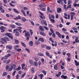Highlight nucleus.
I'll return each mask as SVG.
<instances>
[{
  "mask_svg": "<svg viewBox=\"0 0 79 79\" xmlns=\"http://www.w3.org/2000/svg\"><path fill=\"white\" fill-rule=\"evenodd\" d=\"M24 32L25 33V36L26 37H27L26 39L27 41H28L29 40V37H30V33H29V32L27 31L26 30L23 31V33H24Z\"/></svg>",
  "mask_w": 79,
  "mask_h": 79,
  "instance_id": "f257e3e1",
  "label": "nucleus"
},
{
  "mask_svg": "<svg viewBox=\"0 0 79 79\" xmlns=\"http://www.w3.org/2000/svg\"><path fill=\"white\" fill-rule=\"evenodd\" d=\"M29 62L31 66H38V63L35 61L33 62L32 60H30Z\"/></svg>",
  "mask_w": 79,
  "mask_h": 79,
  "instance_id": "f03ea898",
  "label": "nucleus"
},
{
  "mask_svg": "<svg viewBox=\"0 0 79 79\" xmlns=\"http://www.w3.org/2000/svg\"><path fill=\"white\" fill-rule=\"evenodd\" d=\"M29 62L31 66H38V63L35 61L33 62L32 60H30Z\"/></svg>",
  "mask_w": 79,
  "mask_h": 79,
  "instance_id": "7ed1b4c3",
  "label": "nucleus"
},
{
  "mask_svg": "<svg viewBox=\"0 0 79 79\" xmlns=\"http://www.w3.org/2000/svg\"><path fill=\"white\" fill-rule=\"evenodd\" d=\"M2 41L5 42V43H7L6 41L8 42L10 41V40L9 39V38L7 36H5L4 38H1Z\"/></svg>",
  "mask_w": 79,
  "mask_h": 79,
  "instance_id": "20e7f679",
  "label": "nucleus"
},
{
  "mask_svg": "<svg viewBox=\"0 0 79 79\" xmlns=\"http://www.w3.org/2000/svg\"><path fill=\"white\" fill-rule=\"evenodd\" d=\"M62 1H64V3L65 4H66V3H67V2H66V0H59L57 1V2L58 3H59V4L61 3V4L63 5H64V3H63V2H62Z\"/></svg>",
  "mask_w": 79,
  "mask_h": 79,
  "instance_id": "39448f33",
  "label": "nucleus"
},
{
  "mask_svg": "<svg viewBox=\"0 0 79 79\" xmlns=\"http://www.w3.org/2000/svg\"><path fill=\"white\" fill-rule=\"evenodd\" d=\"M14 33H15V35L17 37H18L19 35V32L18 31V29H14L13 30Z\"/></svg>",
  "mask_w": 79,
  "mask_h": 79,
  "instance_id": "423d86ee",
  "label": "nucleus"
},
{
  "mask_svg": "<svg viewBox=\"0 0 79 79\" xmlns=\"http://www.w3.org/2000/svg\"><path fill=\"white\" fill-rule=\"evenodd\" d=\"M0 29L1 30V32H4L5 31V29H6V28L3 26H1V27H0Z\"/></svg>",
  "mask_w": 79,
  "mask_h": 79,
  "instance_id": "0eeeda50",
  "label": "nucleus"
},
{
  "mask_svg": "<svg viewBox=\"0 0 79 79\" xmlns=\"http://www.w3.org/2000/svg\"><path fill=\"white\" fill-rule=\"evenodd\" d=\"M73 30L74 32L75 33H78V31L77 30H78L77 28L76 27H72Z\"/></svg>",
  "mask_w": 79,
  "mask_h": 79,
  "instance_id": "6e6552de",
  "label": "nucleus"
},
{
  "mask_svg": "<svg viewBox=\"0 0 79 79\" xmlns=\"http://www.w3.org/2000/svg\"><path fill=\"white\" fill-rule=\"evenodd\" d=\"M38 6L40 8H42L41 7H45V6H46V5L45 4V3H41Z\"/></svg>",
  "mask_w": 79,
  "mask_h": 79,
  "instance_id": "1a4fd4ad",
  "label": "nucleus"
},
{
  "mask_svg": "<svg viewBox=\"0 0 79 79\" xmlns=\"http://www.w3.org/2000/svg\"><path fill=\"white\" fill-rule=\"evenodd\" d=\"M56 35H58V37H59L60 39H61V33H60L58 31H56Z\"/></svg>",
  "mask_w": 79,
  "mask_h": 79,
  "instance_id": "9d476101",
  "label": "nucleus"
},
{
  "mask_svg": "<svg viewBox=\"0 0 79 79\" xmlns=\"http://www.w3.org/2000/svg\"><path fill=\"white\" fill-rule=\"evenodd\" d=\"M38 40V41H40L41 42H44V39L42 37L39 38Z\"/></svg>",
  "mask_w": 79,
  "mask_h": 79,
  "instance_id": "9b49d317",
  "label": "nucleus"
},
{
  "mask_svg": "<svg viewBox=\"0 0 79 79\" xmlns=\"http://www.w3.org/2000/svg\"><path fill=\"white\" fill-rule=\"evenodd\" d=\"M39 30L40 32V31H45V30H44V29L43 28V27H42V26L39 27Z\"/></svg>",
  "mask_w": 79,
  "mask_h": 79,
  "instance_id": "f8f14e48",
  "label": "nucleus"
},
{
  "mask_svg": "<svg viewBox=\"0 0 79 79\" xmlns=\"http://www.w3.org/2000/svg\"><path fill=\"white\" fill-rule=\"evenodd\" d=\"M62 11V9H61V8L60 7H58L57 9V13H60V12H61V11Z\"/></svg>",
  "mask_w": 79,
  "mask_h": 79,
  "instance_id": "ddd939ff",
  "label": "nucleus"
},
{
  "mask_svg": "<svg viewBox=\"0 0 79 79\" xmlns=\"http://www.w3.org/2000/svg\"><path fill=\"white\" fill-rule=\"evenodd\" d=\"M6 49H8V48L9 50H11L13 48H12V46H9V45H7L6 46Z\"/></svg>",
  "mask_w": 79,
  "mask_h": 79,
  "instance_id": "4468645a",
  "label": "nucleus"
},
{
  "mask_svg": "<svg viewBox=\"0 0 79 79\" xmlns=\"http://www.w3.org/2000/svg\"><path fill=\"white\" fill-rule=\"evenodd\" d=\"M40 34L41 35H42L43 36H45V33H44V32H43V31H40Z\"/></svg>",
  "mask_w": 79,
  "mask_h": 79,
  "instance_id": "2eb2a0df",
  "label": "nucleus"
},
{
  "mask_svg": "<svg viewBox=\"0 0 79 79\" xmlns=\"http://www.w3.org/2000/svg\"><path fill=\"white\" fill-rule=\"evenodd\" d=\"M21 19V17L19 15H18V16L16 17V18H14V19H15V20H17L18 19Z\"/></svg>",
  "mask_w": 79,
  "mask_h": 79,
  "instance_id": "dca6fc26",
  "label": "nucleus"
},
{
  "mask_svg": "<svg viewBox=\"0 0 79 79\" xmlns=\"http://www.w3.org/2000/svg\"><path fill=\"white\" fill-rule=\"evenodd\" d=\"M39 13H40V15H41V16H40V18H41L42 19H44L43 18V16L44 15V14H42V12H41L40 11H39Z\"/></svg>",
  "mask_w": 79,
  "mask_h": 79,
  "instance_id": "f3484780",
  "label": "nucleus"
},
{
  "mask_svg": "<svg viewBox=\"0 0 79 79\" xmlns=\"http://www.w3.org/2000/svg\"><path fill=\"white\" fill-rule=\"evenodd\" d=\"M14 64H13L12 66L9 69L8 71H11L13 69V67H14Z\"/></svg>",
  "mask_w": 79,
  "mask_h": 79,
  "instance_id": "a211bd4d",
  "label": "nucleus"
},
{
  "mask_svg": "<svg viewBox=\"0 0 79 79\" xmlns=\"http://www.w3.org/2000/svg\"><path fill=\"white\" fill-rule=\"evenodd\" d=\"M61 78H62V79H68V77H67V76H64V75H62L61 76Z\"/></svg>",
  "mask_w": 79,
  "mask_h": 79,
  "instance_id": "6ab92c4d",
  "label": "nucleus"
},
{
  "mask_svg": "<svg viewBox=\"0 0 79 79\" xmlns=\"http://www.w3.org/2000/svg\"><path fill=\"white\" fill-rule=\"evenodd\" d=\"M15 24L17 25V26H22V24L19 22H15Z\"/></svg>",
  "mask_w": 79,
  "mask_h": 79,
  "instance_id": "aec40b11",
  "label": "nucleus"
},
{
  "mask_svg": "<svg viewBox=\"0 0 79 79\" xmlns=\"http://www.w3.org/2000/svg\"><path fill=\"white\" fill-rule=\"evenodd\" d=\"M5 35L6 36H7L9 37L10 36V35H11V33H6L5 34Z\"/></svg>",
  "mask_w": 79,
  "mask_h": 79,
  "instance_id": "412c9836",
  "label": "nucleus"
},
{
  "mask_svg": "<svg viewBox=\"0 0 79 79\" xmlns=\"http://www.w3.org/2000/svg\"><path fill=\"white\" fill-rule=\"evenodd\" d=\"M29 45L30 47H32L33 46V41H31L29 42Z\"/></svg>",
  "mask_w": 79,
  "mask_h": 79,
  "instance_id": "4be33fe9",
  "label": "nucleus"
},
{
  "mask_svg": "<svg viewBox=\"0 0 79 79\" xmlns=\"http://www.w3.org/2000/svg\"><path fill=\"white\" fill-rule=\"evenodd\" d=\"M74 62L75 63V65L76 66H79V63L77 62V61L76 60H75Z\"/></svg>",
  "mask_w": 79,
  "mask_h": 79,
  "instance_id": "5701e85b",
  "label": "nucleus"
},
{
  "mask_svg": "<svg viewBox=\"0 0 79 79\" xmlns=\"http://www.w3.org/2000/svg\"><path fill=\"white\" fill-rule=\"evenodd\" d=\"M0 7V10H1L2 13H4L5 12V10H3V9H2V6H1Z\"/></svg>",
  "mask_w": 79,
  "mask_h": 79,
  "instance_id": "b1692460",
  "label": "nucleus"
},
{
  "mask_svg": "<svg viewBox=\"0 0 79 79\" xmlns=\"http://www.w3.org/2000/svg\"><path fill=\"white\" fill-rule=\"evenodd\" d=\"M10 27L12 28V29H15V28L16 27V26L15 25L11 24L10 25Z\"/></svg>",
  "mask_w": 79,
  "mask_h": 79,
  "instance_id": "393cba45",
  "label": "nucleus"
},
{
  "mask_svg": "<svg viewBox=\"0 0 79 79\" xmlns=\"http://www.w3.org/2000/svg\"><path fill=\"white\" fill-rule=\"evenodd\" d=\"M40 10H41V11H45L46 10V9L45 8L40 7Z\"/></svg>",
  "mask_w": 79,
  "mask_h": 79,
  "instance_id": "a878e982",
  "label": "nucleus"
},
{
  "mask_svg": "<svg viewBox=\"0 0 79 79\" xmlns=\"http://www.w3.org/2000/svg\"><path fill=\"white\" fill-rule=\"evenodd\" d=\"M51 47L50 46H47L46 47V49H47V50H49L51 49Z\"/></svg>",
  "mask_w": 79,
  "mask_h": 79,
  "instance_id": "bb28decb",
  "label": "nucleus"
},
{
  "mask_svg": "<svg viewBox=\"0 0 79 79\" xmlns=\"http://www.w3.org/2000/svg\"><path fill=\"white\" fill-rule=\"evenodd\" d=\"M21 69V67L19 66V67L18 68H16L15 69V70L16 71H19V70H20Z\"/></svg>",
  "mask_w": 79,
  "mask_h": 79,
  "instance_id": "cd10ccee",
  "label": "nucleus"
},
{
  "mask_svg": "<svg viewBox=\"0 0 79 79\" xmlns=\"http://www.w3.org/2000/svg\"><path fill=\"white\" fill-rule=\"evenodd\" d=\"M54 69H55V70H58V66L56 65H54Z\"/></svg>",
  "mask_w": 79,
  "mask_h": 79,
  "instance_id": "c85d7f7f",
  "label": "nucleus"
},
{
  "mask_svg": "<svg viewBox=\"0 0 79 79\" xmlns=\"http://www.w3.org/2000/svg\"><path fill=\"white\" fill-rule=\"evenodd\" d=\"M6 70H8L10 68V65L9 64L7 65L6 67Z\"/></svg>",
  "mask_w": 79,
  "mask_h": 79,
  "instance_id": "c756f323",
  "label": "nucleus"
},
{
  "mask_svg": "<svg viewBox=\"0 0 79 79\" xmlns=\"http://www.w3.org/2000/svg\"><path fill=\"white\" fill-rule=\"evenodd\" d=\"M72 8V7H71V4H70L67 7L66 10H67L68 8Z\"/></svg>",
  "mask_w": 79,
  "mask_h": 79,
  "instance_id": "7c9ffc66",
  "label": "nucleus"
},
{
  "mask_svg": "<svg viewBox=\"0 0 79 79\" xmlns=\"http://www.w3.org/2000/svg\"><path fill=\"white\" fill-rule=\"evenodd\" d=\"M7 75V73L4 72L3 73L2 76H6Z\"/></svg>",
  "mask_w": 79,
  "mask_h": 79,
  "instance_id": "2f4dec72",
  "label": "nucleus"
},
{
  "mask_svg": "<svg viewBox=\"0 0 79 79\" xmlns=\"http://www.w3.org/2000/svg\"><path fill=\"white\" fill-rule=\"evenodd\" d=\"M21 44L23 47H25V48L26 47V45L25 44H24V43L23 42H21Z\"/></svg>",
  "mask_w": 79,
  "mask_h": 79,
  "instance_id": "473e14b6",
  "label": "nucleus"
},
{
  "mask_svg": "<svg viewBox=\"0 0 79 79\" xmlns=\"http://www.w3.org/2000/svg\"><path fill=\"white\" fill-rule=\"evenodd\" d=\"M38 55L39 56H44V54L41 53H39Z\"/></svg>",
  "mask_w": 79,
  "mask_h": 79,
  "instance_id": "72a5a7b5",
  "label": "nucleus"
},
{
  "mask_svg": "<svg viewBox=\"0 0 79 79\" xmlns=\"http://www.w3.org/2000/svg\"><path fill=\"white\" fill-rule=\"evenodd\" d=\"M15 43L16 44H19V41L18 40L15 39L14 40Z\"/></svg>",
  "mask_w": 79,
  "mask_h": 79,
  "instance_id": "f704fd0d",
  "label": "nucleus"
},
{
  "mask_svg": "<svg viewBox=\"0 0 79 79\" xmlns=\"http://www.w3.org/2000/svg\"><path fill=\"white\" fill-rule=\"evenodd\" d=\"M25 66H26V64H22V70L24 69V67Z\"/></svg>",
  "mask_w": 79,
  "mask_h": 79,
  "instance_id": "c9c22d12",
  "label": "nucleus"
},
{
  "mask_svg": "<svg viewBox=\"0 0 79 79\" xmlns=\"http://www.w3.org/2000/svg\"><path fill=\"white\" fill-rule=\"evenodd\" d=\"M22 21L23 22H25L26 20V19L24 17H22Z\"/></svg>",
  "mask_w": 79,
  "mask_h": 79,
  "instance_id": "e433bc0d",
  "label": "nucleus"
},
{
  "mask_svg": "<svg viewBox=\"0 0 79 79\" xmlns=\"http://www.w3.org/2000/svg\"><path fill=\"white\" fill-rule=\"evenodd\" d=\"M70 14L71 15V16H73L75 15V13L72 12H70Z\"/></svg>",
  "mask_w": 79,
  "mask_h": 79,
  "instance_id": "4c0bfd02",
  "label": "nucleus"
},
{
  "mask_svg": "<svg viewBox=\"0 0 79 79\" xmlns=\"http://www.w3.org/2000/svg\"><path fill=\"white\" fill-rule=\"evenodd\" d=\"M46 55L47 56H50V54L48 53V51L46 52Z\"/></svg>",
  "mask_w": 79,
  "mask_h": 79,
  "instance_id": "58836bf2",
  "label": "nucleus"
},
{
  "mask_svg": "<svg viewBox=\"0 0 79 79\" xmlns=\"http://www.w3.org/2000/svg\"><path fill=\"white\" fill-rule=\"evenodd\" d=\"M13 10L14 11V13H18V14H19V12H18V11H17V10H16V9H13Z\"/></svg>",
  "mask_w": 79,
  "mask_h": 79,
  "instance_id": "ea45409f",
  "label": "nucleus"
},
{
  "mask_svg": "<svg viewBox=\"0 0 79 79\" xmlns=\"http://www.w3.org/2000/svg\"><path fill=\"white\" fill-rule=\"evenodd\" d=\"M40 42V41H37V40L35 41V44L36 45H38V44H39Z\"/></svg>",
  "mask_w": 79,
  "mask_h": 79,
  "instance_id": "a19ab883",
  "label": "nucleus"
},
{
  "mask_svg": "<svg viewBox=\"0 0 79 79\" xmlns=\"http://www.w3.org/2000/svg\"><path fill=\"white\" fill-rule=\"evenodd\" d=\"M30 32L31 35H32V34H33V31L32 29H30Z\"/></svg>",
  "mask_w": 79,
  "mask_h": 79,
  "instance_id": "79ce46f5",
  "label": "nucleus"
},
{
  "mask_svg": "<svg viewBox=\"0 0 79 79\" xmlns=\"http://www.w3.org/2000/svg\"><path fill=\"white\" fill-rule=\"evenodd\" d=\"M29 21L31 23V25H32V26H34V23L33 21H32L29 20Z\"/></svg>",
  "mask_w": 79,
  "mask_h": 79,
  "instance_id": "37998d69",
  "label": "nucleus"
},
{
  "mask_svg": "<svg viewBox=\"0 0 79 79\" xmlns=\"http://www.w3.org/2000/svg\"><path fill=\"white\" fill-rule=\"evenodd\" d=\"M44 24L45 25V26H47V21L45 20H44Z\"/></svg>",
  "mask_w": 79,
  "mask_h": 79,
  "instance_id": "c03bdc74",
  "label": "nucleus"
},
{
  "mask_svg": "<svg viewBox=\"0 0 79 79\" xmlns=\"http://www.w3.org/2000/svg\"><path fill=\"white\" fill-rule=\"evenodd\" d=\"M31 72L32 73H34V68L32 67L31 69Z\"/></svg>",
  "mask_w": 79,
  "mask_h": 79,
  "instance_id": "a18cd8bd",
  "label": "nucleus"
},
{
  "mask_svg": "<svg viewBox=\"0 0 79 79\" xmlns=\"http://www.w3.org/2000/svg\"><path fill=\"white\" fill-rule=\"evenodd\" d=\"M41 61H42L43 64H44V61H45L44 59L42 58H41Z\"/></svg>",
  "mask_w": 79,
  "mask_h": 79,
  "instance_id": "49530a36",
  "label": "nucleus"
},
{
  "mask_svg": "<svg viewBox=\"0 0 79 79\" xmlns=\"http://www.w3.org/2000/svg\"><path fill=\"white\" fill-rule=\"evenodd\" d=\"M52 23H55V20L53 19H52L50 20Z\"/></svg>",
  "mask_w": 79,
  "mask_h": 79,
  "instance_id": "de8ad7c7",
  "label": "nucleus"
},
{
  "mask_svg": "<svg viewBox=\"0 0 79 79\" xmlns=\"http://www.w3.org/2000/svg\"><path fill=\"white\" fill-rule=\"evenodd\" d=\"M40 75V79H42L44 75H43V74H41Z\"/></svg>",
  "mask_w": 79,
  "mask_h": 79,
  "instance_id": "09e8293b",
  "label": "nucleus"
},
{
  "mask_svg": "<svg viewBox=\"0 0 79 79\" xmlns=\"http://www.w3.org/2000/svg\"><path fill=\"white\" fill-rule=\"evenodd\" d=\"M42 73H43V74H44V76H45V75H46V74H47V72L46 71H43Z\"/></svg>",
  "mask_w": 79,
  "mask_h": 79,
  "instance_id": "8fccbe9b",
  "label": "nucleus"
},
{
  "mask_svg": "<svg viewBox=\"0 0 79 79\" xmlns=\"http://www.w3.org/2000/svg\"><path fill=\"white\" fill-rule=\"evenodd\" d=\"M66 55L68 56V58H69L71 56V54L69 53H68L66 54Z\"/></svg>",
  "mask_w": 79,
  "mask_h": 79,
  "instance_id": "3c124183",
  "label": "nucleus"
},
{
  "mask_svg": "<svg viewBox=\"0 0 79 79\" xmlns=\"http://www.w3.org/2000/svg\"><path fill=\"white\" fill-rule=\"evenodd\" d=\"M19 48V46L18 45H16L15 46V47L14 48V50H17V48Z\"/></svg>",
  "mask_w": 79,
  "mask_h": 79,
  "instance_id": "603ef678",
  "label": "nucleus"
},
{
  "mask_svg": "<svg viewBox=\"0 0 79 79\" xmlns=\"http://www.w3.org/2000/svg\"><path fill=\"white\" fill-rule=\"evenodd\" d=\"M43 27L46 30H47V31H48V27L45 26H44Z\"/></svg>",
  "mask_w": 79,
  "mask_h": 79,
  "instance_id": "864d4df0",
  "label": "nucleus"
},
{
  "mask_svg": "<svg viewBox=\"0 0 79 79\" xmlns=\"http://www.w3.org/2000/svg\"><path fill=\"white\" fill-rule=\"evenodd\" d=\"M60 19L61 20V23H64V20H63V18L62 17H61V18H60Z\"/></svg>",
  "mask_w": 79,
  "mask_h": 79,
  "instance_id": "5fc2aeb1",
  "label": "nucleus"
},
{
  "mask_svg": "<svg viewBox=\"0 0 79 79\" xmlns=\"http://www.w3.org/2000/svg\"><path fill=\"white\" fill-rule=\"evenodd\" d=\"M41 47L42 48H45V47H46V46L45 44H42L41 45Z\"/></svg>",
  "mask_w": 79,
  "mask_h": 79,
  "instance_id": "6e6d98bb",
  "label": "nucleus"
},
{
  "mask_svg": "<svg viewBox=\"0 0 79 79\" xmlns=\"http://www.w3.org/2000/svg\"><path fill=\"white\" fill-rule=\"evenodd\" d=\"M34 60H35V61H39V58L35 57L34 58Z\"/></svg>",
  "mask_w": 79,
  "mask_h": 79,
  "instance_id": "4d7b16f0",
  "label": "nucleus"
},
{
  "mask_svg": "<svg viewBox=\"0 0 79 79\" xmlns=\"http://www.w3.org/2000/svg\"><path fill=\"white\" fill-rule=\"evenodd\" d=\"M52 25L51 24H49L48 25V27L50 28H52Z\"/></svg>",
  "mask_w": 79,
  "mask_h": 79,
  "instance_id": "13d9d810",
  "label": "nucleus"
},
{
  "mask_svg": "<svg viewBox=\"0 0 79 79\" xmlns=\"http://www.w3.org/2000/svg\"><path fill=\"white\" fill-rule=\"evenodd\" d=\"M71 3V0H69L68 1V5H69L70 4V3Z\"/></svg>",
  "mask_w": 79,
  "mask_h": 79,
  "instance_id": "bf43d9fd",
  "label": "nucleus"
},
{
  "mask_svg": "<svg viewBox=\"0 0 79 79\" xmlns=\"http://www.w3.org/2000/svg\"><path fill=\"white\" fill-rule=\"evenodd\" d=\"M26 73H24L22 74V76H21V77L22 78H23V77H24V76H25V75H26Z\"/></svg>",
  "mask_w": 79,
  "mask_h": 79,
  "instance_id": "052dcab7",
  "label": "nucleus"
},
{
  "mask_svg": "<svg viewBox=\"0 0 79 79\" xmlns=\"http://www.w3.org/2000/svg\"><path fill=\"white\" fill-rule=\"evenodd\" d=\"M9 5L10 6H12V7H15V5H13L12 3H11L10 2L9 3Z\"/></svg>",
  "mask_w": 79,
  "mask_h": 79,
  "instance_id": "680f3d73",
  "label": "nucleus"
},
{
  "mask_svg": "<svg viewBox=\"0 0 79 79\" xmlns=\"http://www.w3.org/2000/svg\"><path fill=\"white\" fill-rule=\"evenodd\" d=\"M17 52H21V49L19 48V49H17L16 50Z\"/></svg>",
  "mask_w": 79,
  "mask_h": 79,
  "instance_id": "e2e57ef3",
  "label": "nucleus"
},
{
  "mask_svg": "<svg viewBox=\"0 0 79 79\" xmlns=\"http://www.w3.org/2000/svg\"><path fill=\"white\" fill-rule=\"evenodd\" d=\"M25 50L28 52V53H29L30 52V50L29 49L27 48H25Z\"/></svg>",
  "mask_w": 79,
  "mask_h": 79,
  "instance_id": "0e129e2a",
  "label": "nucleus"
},
{
  "mask_svg": "<svg viewBox=\"0 0 79 79\" xmlns=\"http://www.w3.org/2000/svg\"><path fill=\"white\" fill-rule=\"evenodd\" d=\"M16 71L13 72V73L12 74V76H14L15 75V73H16Z\"/></svg>",
  "mask_w": 79,
  "mask_h": 79,
  "instance_id": "69168bd1",
  "label": "nucleus"
},
{
  "mask_svg": "<svg viewBox=\"0 0 79 79\" xmlns=\"http://www.w3.org/2000/svg\"><path fill=\"white\" fill-rule=\"evenodd\" d=\"M8 56H5L4 57V60H6L7 59H8Z\"/></svg>",
  "mask_w": 79,
  "mask_h": 79,
  "instance_id": "338daca9",
  "label": "nucleus"
},
{
  "mask_svg": "<svg viewBox=\"0 0 79 79\" xmlns=\"http://www.w3.org/2000/svg\"><path fill=\"white\" fill-rule=\"evenodd\" d=\"M67 60L68 61H69V62L70 61V60H71V58H69V57L67 58Z\"/></svg>",
  "mask_w": 79,
  "mask_h": 79,
  "instance_id": "774afa93",
  "label": "nucleus"
}]
</instances>
